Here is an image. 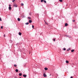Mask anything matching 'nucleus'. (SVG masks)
Here are the masks:
<instances>
[{"instance_id":"2f4dec72","label":"nucleus","mask_w":78,"mask_h":78,"mask_svg":"<svg viewBox=\"0 0 78 78\" xmlns=\"http://www.w3.org/2000/svg\"><path fill=\"white\" fill-rule=\"evenodd\" d=\"M70 78H73V76H71L70 77Z\"/></svg>"},{"instance_id":"1a4fd4ad","label":"nucleus","mask_w":78,"mask_h":78,"mask_svg":"<svg viewBox=\"0 0 78 78\" xmlns=\"http://www.w3.org/2000/svg\"><path fill=\"white\" fill-rule=\"evenodd\" d=\"M44 70H48V68H44Z\"/></svg>"},{"instance_id":"2eb2a0df","label":"nucleus","mask_w":78,"mask_h":78,"mask_svg":"<svg viewBox=\"0 0 78 78\" xmlns=\"http://www.w3.org/2000/svg\"><path fill=\"white\" fill-rule=\"evenodd\" d=\"M71 52H73V51H74V50L73 49V50H71Z\"/></svg>"},{"instance_id":"0eeeda50","label":"nucleus","mask_w":78,"mask_h":78,"mask_svg":"<svg viewBox=\"0 0 78 78\" xmlns=\"http://www.w3.org/2000/svg\"><path fill=\"white\" fill-rule=\"evenodd\" d=\"M23 76L24 77H27V75H23Z\"/></svg>"},{"instance_id":"6e6552de","label":"nucleus","mask_w":78,"mask_h":78,"mask_svg":"<svg viewBox=\"0 0 78 78\" xmlns=\"http://www.w3.org/2000/svg\"><path fill=\"white\" fill-rule=\"evenodd\" d=\"M44 22L45 24H46V25H48V23H47V22H46V21H45V20H44Z\"/></svg>"},{"instance_id":"20e7f679","label":"nucleus","mask_w":78,"mask_h":78,"mask_svg":"<svg viewBox=\"0 0 78 78\" xmlns=\"http://www.w3.org/2000/svg\"><path fill=\"white\" fill-rule=\"evenodd\" d=\"M67 25H68V24H67V23H66L65 24V27H67Z\"/></svg>"},{"instance_id":"bb28decb","label":"nucleus","mask_w":78,"mask_h":78,"mask_svg":"<svg viewBox=\"0 0 78 78\" xmlns=\"http://www.w3.org/2000/svg\"><path fill=\"white\" fill-rule=\"evenodd\" d=\"M1 29H3V26H1Z\"/></svg>"},{"instance_id":"4be33fe9","label":"nucleus","mask_w":78,"mask_h":78,"mask_svg":"<svg viewBox=\"0 0 78 78\" xmlns=\"http://www.w3.org/2000/svg\"><path fill=\"white\" fill-rule=\"evenodd\" d=\"M44 2V0H41V2Z\"/></svg>"},{"instance_id":"f3484780","label":"nucleus","mask_w":78,"mask_h":78,"mask_svg":"<svg viewBox=\"0 0 78 78\" xmlns=\"http://www.w3.org/2000/svg\"><path fill=\"white\" fill-rule=\"evenodd\" d=\"M29 14L30 16H31V13L29 12Z\"/></svg>"},{"instance_id":"5701e85b","label":"nucleus","mask_w":78,"mask_h":78,"mask_svg":"<svg viewBox=\"0 0 78 78\" xmlns=\"http://www.w3.org/2000/svg\"><path fill=\"white\" fill-rule=\"evenodd\" d=\"M14 67H16L17 66V65L15 64V65H14Z\"/></svg>"},{"instance_id":"b1692460","label":"nucleus","mask_w":78,"mask_h":78,"mask_svg":"<svg viewBox=\"0 0 78 78\" xmlns=\"http://www.w3.org/2000/svg\"><path fill=\"white\" fill-rule=\"evenodd\" d=\"M28 24H29V23H26V25H28Z\"/></svg>"},{"instance_id":"9b49d317","label":"nucleus","mask_w":78,"mask_h":78,"mask_svg":"<svg viewBox=\"0 0 78 78\" xmlns=\"http://www.w3.org/2000/svg\"><path fill=\"white\" fill-rule=\"evenodd\" d=\"M22 73H20L19 74V76H22Z\"/></svg>"},{"instance_id":"f257e3e1","label":"nucleus","mask_w":78,"mask_h":78,"mask_svg":"<svg viewBox=\"0 0 78 78\" xmlns=\"http://www.w3.org/2000/svg\"><path fill=\"white\" fill-rule=\"evenodd\" d=\"M13 6H14V7H17V4H14Z\"/></svg>"},{"instance_id":"c756f323","label":"nucleus","mask_w":78,"mask_h":78,"mask_svg":"<svg viewBox=\"0 0 78 78\" xmlns=\"http://www.w3.org/2000/svg\"><path fill=\"white\" fill-rule=\"evenodd\" d=\"M73 22H75V20H73Z\"/></svg>"},{"instance_id":"473e14b6","label":"nucleus","mask_w":78,"mask_h":78,"mask_svg":"<svg viewBox=\"0 0 78 78\" xmlns=\"http://www.w3.org/2000/svg\"><path fill=\"white\" fill-rule=\"evenodd\" d=\"M4 37H5V34H4Z\"/></svg>"},{"instance_id":"dca6fc26","label":"nucleus","mask_w":78,"mask_h":78,"mask_svg":"<svg viewBox=\"0 0 78 78\" xmlns=\"http://www.w3.org/2000/svg\"><path fill=\"white\" fill-rule=\"evenodd\" d=\"M44 3H47V2H46V1H45V0L44 1Z\"/></svg>"},{"instance_id":"c85d7f7f","label":"nucleus","mask_w":78,"mask_h":78,"mask_svg":"<svg viewBox=\"0 0 78 78\" xmlns=\"http://www.w3.org/2000/svg\"><path fill=\"white\" fill-rule=\"evenodd\" d=\"M0 21H2V19H1V18L0 17Z\"/></svg>"},{"instance_id":"6ab92c4d","label":"nucleus","mask_w":78,"mask_h":78,"mask_svg":"<svg viewBox=\"0 0 78 78\" xmlns=\"http://www.w3.org/2000/svg\"><path fill=\"white\" fill-rule=\"evenodd\" d=\"M70 50V48H69L67 49V51H69V50Z\"/></svg>"},{"instance_id":"393cba45","label":"nucleus","mask_w":78,"mask_h":78,"mask_svg":"<svg viewBox=\"0 0 78 78\" xmlns=\"http://www.w3.org/2000/svg\"><path fill=\"white\" fill-rule=\"evenodd\" d=\"M28 19H31V17H28Z\"/></svg>"},{"instance_id":"f704fd0d","label":"nucleus","mask_w":78,"mask_h":78,"mask_svg":"<svg viewBox=\"0 0 78 78\" xmlns=\"http://www.w3.org/2000/svg\"><path fill=\"white\" fill-rule=\"evenodd\" d=\"M29 54H30V52L29 53Z\"/></svg>"},{"instance_id":"39448f33","label":"nucleus","mask_w":78,"mask_h":78,"mask_svg":"<svg viewBox=\"0 0 78 78\" xmlns=\"http://www.w3.org/2000/svg\"><path fill=\"white\" fill-rule=\"evenodd\" d=\"M19 35H20V36H21V35H22V33H21L20 32H19Z\"/></svg>"},{"instance_id":"72a5a7b5","label":"nucleus","mask_w":78,"mask_h":78,"mask_svg":"<svg viewBox=\"0 0 78 78\" xmlns=\"http://www.w3.org/2000/svg\"><path fill=\"white\" fill-rule=\"evenodd\" d=\"M66 37H67V35H66Z\"/></svg>"},{"instance_id":"7ed1b4c3","label":"nucleus","mask_w":78,"mask_h":78,"mask_svg":"<svg viewBox=\"0 0 78 78\" xmlns=\"http://www.w3.org/2000/svg\"><path fill=\"white\" fill-rule=\"evenodd\" d=\"M29 22L30 23H31L32 22V21H31V20H30L29 21Z\"/></svg>"},{"instance_id":"a211bd4d","label":"nucleus","mask_w":78,"mask_h":78,"mask_svg":"<svg viewBox=\"0 0 78 78\" xmlns=\"http://www.w3.org/2000/svg\"><path fill=\"white\" fill-rule=\"evenodd\" d=\"M66 48H63V50H64L65 51H66Z\"/></svg>"},{"instance_id":"a878e982","label":"nucleus","mask_w":78,"mask_h":78,"mask_svg":"<svg viewBox=\"0 0 78 78\" xmlns=\"http://www.w3.org/2000/svg\"><path fill=\"white\" fill-rule=\"evenodd\" d=\"M32 27L33 28H34V26L32 25Z\"/></svg>"},{"instance_id":"9d476101","label":"nucleus","mask_w":78,"mask_h":78,"mask_svg":"<svg viewBox=\"0 0 78 78\" xmlns=\"http://www.w3.org/2000/svg\"><path fill=\"white\" fill-rule=\"evenodd\" d=\"M9 10H11V7H9Z\"/></svg>"},{"instance_id":"aec40b11","label":"nucleus","mask_w":78,"mask_h":78,"mask_svg":"<svg viewBox=\"0 0 78 78\" xmlns=\"http://www.w3.org/2000/svg\"><path fill=\"white\" fill-rule=\"evenodd\" d=\"M59 1L60 2H62V0H59Z\"/></svg>"},{"instance_id":"4468645a","label":"nucleus","mask_w":78,"mask_h":78,"mask_svg":"<svg viewBox=\"0 0 78 78\" xmlns=\"http://www.w3.org/2000/svg\"><path fill=\"white\" fill-rule=\"evenodd\" d=\"M21 6H23L24 5L23 4V3H21Z\"/></svg>"},{"instance_id":"412c9836","label":"nucleus","mask_w":78,"mask_h":78,"mask_svg":"<svg viewBox=\"0 0 78 78\" xmlns=\"http://www.w3.org/2000/svg\"><path fill=\"white\" fill-rule=\"evenodd\" d=\"M15 1H16V0H13L12 1V2H15Z\"/></svg>"},{"instance_id":"f03ea898","label":"nucleus","mask_w":78,"mask_h":78,"mask_svg":"<svg viewBox=\"0 0 78 78\" xmlns=\"http://www.w3.org/2000/svg\"><path fill=\"white\" fill-rule=\"evenodd\" d=\"M43 76L44 77H47V75H46V74L45 73L43 74Z\"/></svg>"},{"instance_id":"f8f14e48","label":"nucleus","mask_w":78,"mask_h":78,"mask_svg":"<svg viewBox=\"0 0 78 78\" xmlns=\"http://www.w3.org/2000/svg\"><path fill=\"white\" fill-rule=\"evenodd\" d=\"M15 71L16 72H17L19 71V70L17 69H16Z\"/></svg>"},{"instance_id":"7c9ffc66","label":"nucleus","mask_w":78,"mask_h":78,"mask_svg":"<svg viewBox=\"0 0 78 78\" xmlns=\"http://www.w3.org/2000/svg\"><path fill=\"white\" fill-rule=\"evenodd\" d=\"M53 41H55V39H54V40H53Z\"/></svg>"},{"instance_id":"423d86ee","label":"nucleus","mask_w":78,"mask_h":78,"mask_svg":"<svg viewBox=\"0 0 78 78\" xmlns=\"http://www.w3.org/2000/svg\"><path fill=\"white\" fill-rule=\"evenodd\" d=\"M17 20H18V21H20V18H18L17 19Z\"/></svg>"},{"instance_id":"cd10ccee","label":"nucleus","mask_w":78,"mask_h":78,"mask_svg":"<svg viewBox=\"0 0 78 78\" xmlns=\"http://www.w3.org/2000/svg\"><path fill=\"white\" fill-rule=\"evenodd\" d=\"M9 7H11L10 6H11V5H9Z\"/></svg>"},{"instance_id":"ddd939ff","label":"nucleus","mask_w":78,"mask_h":78,"mask_svg":"<svg viewBox=\"0 0 78 78\" xmlns=\"http://www.w3.org/2000/svg\"><path fill=\"white\" fill-rule=\"evenodd\" d=\"M66 63L68 64V63H69V61L67 60L66 61Z\"/></svg>"}]
</instances>
